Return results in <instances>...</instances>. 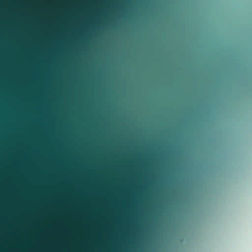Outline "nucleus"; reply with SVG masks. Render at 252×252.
<instances>
[{
  "label": "nucleus",
  "instance_id": "nucleus-1",
  "mask_svg": "<svg viewBox=\"0 0 252 252\" xmlns=\"http://www.w3.org/2000/svg\"><path fill=\"white\" fill-rule=\"evenodd\" d=\"M0 47H78V46H63V45H51V46H44V45H33V46H25V45H19V46H13V45H0Z\"/></svg>",
  "mask_w": 252,
  "mask_h": 252
}]
</instances>
